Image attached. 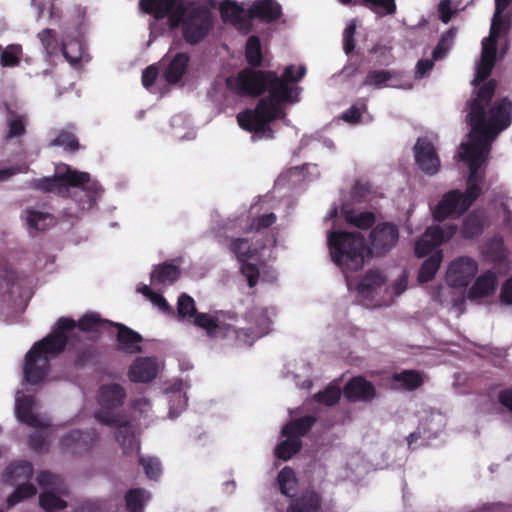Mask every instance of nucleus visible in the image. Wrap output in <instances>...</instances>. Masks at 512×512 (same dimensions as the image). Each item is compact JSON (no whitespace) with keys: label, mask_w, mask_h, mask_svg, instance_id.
Wrapping results in <instances>:
<instances>
[{"label":"nucleus","mask_w":512,"mask_h":512,"mask_svg":"<svg viewBox=\"0 0 512 512\" xmlns=\"http://www.w3.org/2000/svg\"><path fill=\"white\" fill-rule=\"evenodd\" d=\"M112 321L102 319L97 313H86L78 322L71 318L61 317L51 332L34 343L26 354L24 364V380L31 384H39L50 371V359L61 354L70 343L71 349L80 337L75 332L78 327L82 332H100Z\"/></svg>","instance_id":"obj_1"},{"label":"nucleus","mask_w":512,"mask_h":512,"mask_svg":"<svg viewBox=\"0 0 512 512\" xmlns=\"http://www.w3.org/2000/svg\"><path fill=\"white\" fill-rule=\"evenodd\" d=\"M496 90V81L491 79L484 82L469 104L466 120L471 127L467 146L489 154L492 141L497 135L507 129L512 122V102L508 98L496 100L486 115Z\"/></svg>","instance_id":"obj_2"},{"label":"nucleus","mask_w":512,"mask_h":512,"mask_svg":"<svg viewBox=\"0 0 512 512\" xmlns=\"http://www.w3.org/2000/svg\"><path fill=\"white\" fill-rule=\"evenodd\" d=\"M246 67L225 79L227 89L240 97H260L265 92L272 100L298 101V88L286 85L275 71Z\"/></svg>","instance_id":"obj_3"},{"label":"nucleus","mask_w":512,"mask_h":512,"mask_svg":"<svg viewBox=\"0 0 512 512\" xmlns=\"http://www.w3.org/2000/svg\"><path fill=\"white\" fill-rule=\"evenodd\" d=\"M328 247L333 262L343 271L360 270L368 257L365 238L360 232L332 231L328 235Z\"/></svg>","instance_id":"obj_4"},{"label":"nucleus","mask_w":512,"mask_h":512,"mask_svg":"<svg viewBox=\"0 0 512 512\" xmlns=\"http://www.w3.org/2000/svg\"><path fill=\"white\" fill-rule=\"evenodd\" d=\"M295 102L260 98L254 109H245L237 114L238 125L248 132L272 138L274 131L269 123L286 115L281 107L283 104Z\"/></svg>","instance_id":"obj_5"},{"label":"nucleus","mask_w":512,"mask_h":512,"mask_svg":"<svg viewBox=\"0 0 512 512\" xmlns=\"http://www.w3.org/2000/svg\"><path fill=\"white\" fill-rule=\"evenodd\" d=\"M125 388L118 383H107L99 387L97 403L99 409L94 417L102 425H119L125 414L120 410L126 399Z\"/></svg>","instance_id":"obj_6"},{"label":"nucleus","mask_w":512,"mask_h":512,"mask_svg":"<svg viewBox=\"0 0 512 512\" xmlns=\"http://www.w3.org/2000/svg\"><path fill=\"white\" fill-rule=\"evenodd\" d=\"M461 147L463 152H460L458 155L461 160L468 163L470 174L467 179V188L464 192L460 191V195L465 201L464 209H469L481 194V178L478 176V171L485 162L488 154L473 148H468L467 146Z\"/></svg>","instance_id":"obj_7"},{"label":"nucleus","mask_w":512,"mask_h":512,"mask_svg":"<svg viewBox=\"0 0 512 512\" xmlns=\"http://www.w3.org/2000/svg\"><path fill=\"white\" fill-rule=\"evenodd\" d=\"M65 172L51 177H43L35 181V188L45 193H56L61 197H69L70 187H78L88 180V173L71 169L65 165Z\"/></svg>","instance_id":"obj_8"},{"label":"nucleus","mask_w":512,"mask_h":512,"mask_svg":"<svg viewBox=\"0 0 512 512\" xmlns=\"http://www.w3.org/2000/svg\"><path fill=\"white\" fill-rule=\"evenodd\" d=\"M213 27L211 11L205 6H195L188 10L184 21L183 38L195 45L200 43Z\"/></svg>","instance_id":"obj_9"},{"label":"nucleus","mask_w":512,"mask_h":512,"mask_svg":"<svg viewBox=\"0 0 512 512\" xmlns=\"http://www.w3.org/2000/svg\"><path fill=\"white\" fill-rule=\"evenodd\" d=\"M399 229L392 222H381L375 225L369 234V246L367 247V255L385 256L398 243Z\"/></svg>","instance_id":"obj_10"},{"label":"nucleus","mask_w":512,"mask_h":512,"mask_svg":"<svg viewBox=\"0 0 512 512\" xmlns=\"http://www.w3.org/2000/svg\"><path fill=\"white\" fill-rule=\"evenodd\" d=\"M456 224H444L428 227L415 243V255L424 257L434 248L450 240L457 232Z\"/></svg>","instance_id":"obj_11"},{"label":"nucleus","mask_w":512,"mask_h":512,"mask_svg":"<svg viewBox=\"0 0 512 512\" xmlns=\"http://www.w3.org/2000/svg\"><path fill=\"white\" fill-rule=\"evenodd\" d=\"M226 320L235 321L236 316L223 311H218L214 315L199 312L192 320V323L205 330L211 338L228 337L230 336L231 323Z\"/></svg>","instance_id":"obj_12"},{"label":"nucleus","mask_w":512,"mask_h":512,"mask_svg":"<svg viewBox=\"0 0 512 512\" xmlns=\"http://www.w3.org/2000/svg\"><path fill=\"white\" fill-rule=\"evenodd\" d=\"M478 271L477 262L470 257L454 260L447 271V283L454 288L466 287Z\"/></svg>","instance_id":"obj_13"},{"label":"nucleus","mask_w":512,"mask_h":512,"mask_svg":"<svg viewBox=\"0 0 512 512\" xmlns=\"http://www.w3.org/2000/svg\"><path fill=\"white\" fill-rule=\"evenodd\" d=\"M414 156L419 169L427 175H435L440 169V159L433 143L425 137L418 138L414 145Z\"/></svg>","instance_id":"obj_14"},{"label":"nucleus","mask_w":512,"mask_h":512,"mask_svg":"<svg viewBox=\"0 0 512 512\" xmlns=\"http://www.w3.org/2000/svg\"><path fill=\"white\" fill-rule=\"evenodd\" d=\"M465 201L460 195V190L453 189L446 192L439 203L435 206L432 211L433 218L442 222L448 217L459 218L468 209H464Z\"/></svg>","instance_id":"obj_15"},{"label":"nucleus","mask_w":512,"mask_h":512,"mask_svg":"<svg viewBox=\"0 0 512 512\" xmlns=\"http://www.w3.org/2000/svg\"><path fill=\"white\" fill-rule=\"evenodd\" d=\"M98 433L95 429L71 430L60 439V447L73 454L88 452L97 442Z\"/></svg>","instance_id":"obj_16"},{"label":"nucleus","mask_w":512,"mask_h":512,"mask_svg":"<svg viewBox=\"0 0 512 512\" xmlns=\"http://www.w3.org/2000/svg\"><path fill=\"white\" fill-rule=\"evenodd\" d=\"M345 398L350 402H371L376 396L374 385L363 376H355L343 388Z\"/></svg>","instance_id":"obj_17"},{"label":"nucleus","mask_w":512,"mask_h":512,"mask_svg":"<svg viewBox=\"0 0 512 512\" xmlns=\"http://www.w3.org/2000/svg\"><path fill=\"white\" fill-rule=\"evenodd\" d=\"M235 226V221L229 220L217 232L218 242L221 245L228 244V249L236 256L239 262L249 260L252 257L251 245L248 239L232 238L225 235L227 230Z\"/></svg>","instance_id":"obj_18"},{"label":"nucleus","mask_w":512,"mask_h":512,"mask_svg":"<svg viewBox=\"0 0 512 512\" xmlns=\"http://www.w3.org/2000/svg\"><path fill=\"white\" fill-rule=\"evenodd\" d=\"M111 326L117 328V350L126 354H137L142 352L141 342L143 337L138 332L132 330L128 326L112 322Z\"/></svg>","instance_id":"obj_19"},{"label":"nucleus","mask_w":512,"mask_h":512,"mask_svg":"<svg viewBox=\"0 0 512 512\" xmlns=\"http://www.w3.org/2000/svg\"><path fill=\"white\" fill-rule=\"evenodd\" d=\"M158 373L156 361L150 357H138L129 367L128 376L134 383H147L154 380Z\"/></svg>","instance_id":"obj_20"},{"label":"nucleus","mask_w":512,"mask_h":512,"mask_svg":"<svg viewBox=\"0 0 512 512\" xmlns=\"http://www.w3.org/2000/svg\"><path fill=\"white\" fill-rule=\"evenodd\" d=\"M282 15L281 5L275 0H257L248 9L250 21L259 19L271 23L277 21Z\"/></svg>","instance_id":"obj_21"},{"label":"nucleus","mask_w":512,"mask_h":512,"mask_svg":"<svg viewBox=\"0 0 512 512\" xmlns=\"http://www.w3.org/2000/svg\"><path fill=\"white\" fill-rule=\"evenodd\" d=\"M34 398L32 396H24L16 400V415L20 422L33 428L46 429L50 423L40 420L39 417L33 412Z\"/></svg>","instance_id":"obj_22"},{"label":"nucleus","mask_w":512,"mask_h":512,"mask_svg":"<svg viewBox=\"0 0 512 512\" xmlns=\"http://www.w3.org/2000/svg\"><path fill=\"white\" fill-rule=\"evenodd\" d=\"M219 10L221 17L225 22L228 21L233 25H238L240 27H246L247 29H250L251 22L250 18H248V10L245 11L244 8L237 2L224 0L220 3Z\"/></svg>","instance_id":"obj_23"},{"label":"nucleus","mask_w":512,"mask_h":512,"mask_svg":"<svg viewBox=\"0 0 512 512\" xmlns=\"http://www.w3.org/2000/svg\"><path fill=\"white\" fill-rule=\"evenodd\" d=\"M40 40L42 47L47 54V56L57 55L58 52L61 51L62 55L68 60L70 63H76L78 58H72L68 55L66 45L64 43L60 44L57 38V33L55 30L50 28H45L40 31L37 35Z\"/></svg>","instance_id":"obj_24"},{"label":"nucleus","mask_w":512,"mask_h":512,"mask_svg":"<svg viewBox=\"0 0 512 512\" xmlns=\"http://www.w3.org/2000/svg\"><path fill=\"white\" fill-rule=\"evenodd\" d=\"M497 286V277L494 272L488 270L478 276L468 291L470 300L481 299L494 293Z\"/></svg>","instance_id":"obj_25"},{"label":"nucleus","mask_w":512,"mask_h":512,"mask_svg":"<svg viewBox=\"0 0 512 512\" xmlns=\"http://www.w3.org/2000/svg\"><path fill=\"white\" fill-rule=\"evenodd\" d=\"M321 507V496L314 490H306L287 508V512H317Z\"/></svg>","instance_id":"obj_26"},{"label":"nucleus","mask_w":512,"mask_h":512,"mask_svg":"<svg viewBox=\"0 0 512 512\" xmlns=\"http://www.w3.org/2000/svg\"><path fill=\"white\" fill-rule=\"evenodd\" d=\"M317 422V417L305 415L287 422L281 429L282 436H293L299 439L305 436Z\"/></svg>","instance_id":"obj_27"},{"label":"nucleus","mask_w":512,"mask_h":512,"mask_svg":"<svg viewBox=\"0 0 512 512\" xmlns=\"http://www.w3.org/2000/svg\"><path fill=\"white\" fill-rule=\"evenodd\" d=\"M190 57L187 53H177L164 71V78L169 84H176L186 73Z\"/></svg>","instance_id":"obj_28"},{"label":"nucleus","mask_w":512,"mask_h":512,"mask_svg":"<svg viewBox=\"0 0 512 512\" xmlns=\"http://www.w3.org/2000/svg\"><path fill=\"white\" fill-rule=\"evenodd\" d=\"M33 476V466L30 462L22 460L11 464L4 473L6 482L16 485L21 481H29Z\"/></svg>","instance_id":"obj_29"},{"label":"nucleus","mask_w":512,"mask_h":512,"mask_svg":"<svg viewBox=\"0 0 512 512\" xmlns=\"http://www.w3.org/2000/svg\"><path fill=\"white\" fill-rule=\"evenodd\" d=\"M504 27L492 25L487 38L482 41L481 59L495 63L497 55V41L502 33H506Z\"/></svg>","instance_id":"obj_30"},{"label":"nucleus","mask_w":512,"mask_h":512,"mask_svg":"<svg viewBox=\"0 0 512 512\" xmlns=\"http://www.w3.org/2000/svg\"><path fill=\"white\" fill-rule=\"evenodd\" d=\"M180 276V269L178 266L171 263H163L154 267L150 282L151 284H165L173 283Z\"/></svg>","instance_id":"obj_31"},{"label":"nucleus","mask_w":512,"mask_h":512,"mask_svg":"<svg viewBox=\"0 0 512 512\" xmlns=\"http://www.w3.org/2000/svg\"><path fill=\"white\" fill-rule=\"evenodd\" d=\"M122 423L119 425H108L115 428V437L119 445L123 448L125 454L132 453L135 449V436L130 429V423L125 415L122 416Z\"/></svg>","instance_id":"obj_32"},{"label":"nucleus","mask_w":512,"mask_h":512,"mask_svg":"<svg viewBox=\"0 0 512 512\" xmlns=\"http://www.w3.org/2000/svg\"><path fill=\"white\" fill-rule=\"evenodd\" d=\"M443 259L442 251L438 250L432 253L421 265L418 272V281L427 283L431 281L440 268Z\"/></svg>","instance_id":"obj_33"},{"label":"nucleus","mask_w":512,"mask_h":512,"mask_svg":"<svg viewBox=\"0 0 512 512\" xmlns=\"http://www.w3.org/2000/svg\"><path fill=\"white\" fill-rule=\"evenodd\" d=\"M484 228V220L481 214L473 211L463 220L460 234L465 239H472L480 235Z\"/></svg>","instance_id":"obj_34"},{"label":"nucleus","mask_w":512,"mask_h":512,"mask_svg":"<svg viewBox=\"0 0 512 512\" xmlns=\"http://www.w3.org/2000/svg\"><path fill=\"white\" fill-rule=\"evenodd\" d=\"M386 281L384 274L379 270H369L358 283L357 290L362 295H370L380 288Z\"/></svg>","instance_id":"obj_35"},{"label":"nucleus","mask_w":512,"mask_h":512,"mask_svg":"<svg viewBox=\"0 0 512 512\" xmlns=\"http://www.w3.org/2000/svg\"><path fill=\"white\" fill-rule=\"evenodd\" d=\"M342 213L346 222L359 229H369L373 227L376 221V217L373 212L364 211L357 213L353 209H342Z\"/></svg>","instance_id":"obj_36"},{"label":"nucleus","mask_w":512,"mask_h":512,"mask_svg":"<svg viewBox=\"0 0 512 512\" xmlns=\"http://www.w3.org/2000/svg\"><path fill=\"white\" fill-rule=\"evenodd\" d=\"M150 494L144 488H132L125 494V504L128 512H143L144 504Z\"/></svg>","instance_id":"obj_37"},{"label":"nucleus","mask_w":512,"mask_h":512,"mask_svg":"<svg viewBox=\"0 0 512 512\" xmlns=\"http://www.w3.org/2000/svg\"><path fill=\"white\" fill-rule=\"evenodd\" d=\"M245 59L250 67H261L263 63V54L260 38L252 35L248 38L245 45Z\"/></svg>","instance_id":"obj_38"},{"label":"nucleus","mask_w":512,"mask_h":512,"mask_svg":"<svg viewBox=\"0 0 512 512\" xmlns=\"http://www.w3.org/2000/svg\"><path fill=\"white\" fill-rule=\"evenodd\" d=\"M393 380L408 391H414L423 385L422 374L417 370H403L393 374Z\"/></svg>","instance_id":"obj_39"},{"label":"nucleus","mask_w":512,"mask_h":512,"mask_svg":"<svg viewBox=\"0 0 512 512\" xmlns=\"http://www.w3.org/2000/svg\"><path fill=\"white\" fill-rule=\"evenodd\" d=\"M285 437L286 439L275 447V456L283 461L291 459L302 448V440L298 437Z\"/></svg>","instance_id":"obj_40"},{"label":"nucleus","mask_w":512,"mask_h":512,"mask_svg":"<svg viewBox=\"0 0 512 512\" xmlns=\"http://www.w3.org/2000/svg\"><path fill=\"white\" fill-rule=\"evenodd\" d=\"M278 484L280 492L287 496L292 497L296 493L297 490V479L295 476V472L292 468L289 466H285L279 473H278Z\"/></svg>","instance_id":"obj_41"},{"label":"nucleus","mask_w":512,"mask_h":512,"mask_svg":"<svg viewBox=\"0 0 512 512\" xmlns=\"http://www.w3.org/2000/svg\"><path fill=\"white\" fill-rule=\"evenodd\" d=\"M97 356L98 351L94 345L82 344L81 347L75 351L74 367L76 369H83L87 365L94 363Z\"/></svg>","instance_id":"obj_42"},{"label":"nucleus","mask_w":512,"mask_h":512,"mask_svg":"<svg viewBox=\"0 0 512 512\" xmlns=\"http://www.w3.org/2000/svg\"><path fill=\"white\" fill-rule=\"evenodd\" d=\"M194 299L186 293H182L177 301V316L179 320L192 322L198 314Z\"/></svg>","instance_id":"obj_43"},{"label":"nucleus","mask_w":512,"mask_h":512,"mask_svg":"<svg viewBox=\"0 0 512 512\" xmlns=\"http://www.w3.org/2000/svg\"><path fill=\"white\" fill-rule=\"evenodd\" d=\"M395 76L396 72L393 70H370L365 76L362 86L381 88Z\"/></svg>","instance_id":"obj_44"},{"label":"nucleus","mask_w":512,"mask_h":512,"mask_svg":"<svg viewBox=\"0 0 512 512\" xmlns=\"http://www.w3.org/2000/svg\"><path fill=\"white\" fill-rule=\"evenodd\" d=\"M39 505L45 512H57L67 507L65 500L49 490L39 495Z\"/></svg>","instance_id":"obj_45"},{"label":"nucleus","mask_w":512,"mask_h":512,"mask_svg":"<svg viewBox=\"0 0 512 512\" xmlns=\"http://www.w3.org/2000/svg\"><path fill=\"white\" fill-rule=\"evenodd\" d=\"M26 213L27 226L30 231H44L53 219L49 213L37 210L30 209L27 210Z\"/></svg>","instance_id":"obj_46"},{"label":"nucleus","mask_w":512,"mask_h":512,"mask_svg":"<svg viewBox=\"0 0 512 512\" xmlns=\"http://www.w3.org/2000/svg\"><path fill=\"white\" fill-rule=\"evenodd\" d=\"M362 5L378 16L393 15L397 9L395 0H362Z\"/></svg>","instance_id":"obj_47"},{"label":"nucleus","mask_w":512,"mask_h":512,"mask_svg":"<svg viewBox=\"0 0 512 512\" xmlns=\"http://www.w3.org/2000/svg\"><path fill=\"white\" fill-rule=\"evenodd\" d=\"M36 492V487L28 481H25L22 484L18 483L14 492L8 497L7 504L8 506H14L21 501L34 496Z\"/></svg>","instance_id":"obj_48"},{"label":"nucleus","mask_w":512,"mask_h":512,"mask_svg":"<svg viewBox=\"0 0 512 512\" xmlns=\"http://www.w3.org/2000/svg\"><path fill=\"white\" fill-rule=\"evenodd\" d=\"M341 397V390L339 387L332 384L328 385L324 390L314 394L313 399L321 404L333 406L338 403Z\"/></svg>","instance_id":"obj_49"},{"label":"nucleus","mask_w":512,"mask_h":512,"mask_svg":"<svg viewBox=\"0 0 512 512\" xmlns=\"http://www.w3.org/2000/svg\"><path fill=\"white\" fill-rule=\"evenodd\" d=\"M51 145L63 147L69 152L77 151L80 146L77 137L72 132L66 130H61L52 140Z\"/></svg>","instance_id":"obj_50"},{"label":"nucleus","mask_w":512,"mask_h":512,"mask_svg":"<svg viewBox=\"0 0 512 512\" xmlns=\"http://www.w3.org/2000/svg\"><path fill=\"white\" fill-rule=\"evenodd\" d=\"M511 0H495V11L491 20L492 25L510 28V19L508 15L503 16V12L509 7Z\"/></svg>","instance_id":"obj_51"},{"label":"nucleus","mask_w":512,"mask_h":512,"mask_svg":"<svg viewBox=\"0 0 512 512\" xmlns=\"http://www.w3.org/2000/svg\"><path fill=\"white\" fill-rule=\"evenodd\" d=\"M25 118L20 115L12 114L8 119L7 139L21 137L25 134Z\"/></svg>","instance_id":"obj_52"},{"label":"nucleus","mask_w":512,"mask_h":512,"mask_svg":"<svg viewBox=\"0 0 512 512\" xmlns=\"http://www.w3.org/2000/svg\"><path fill=\"white\" fill-rule=\"evenodd\" d=\"M139 464L142 465L146 476L149 479L157 480L161 474V463L154 457H139Z\"/></svg>","instance_id":"obj_53"},{"label":"nucleus","mask_w":512,"mask_h":512,"mask_svg":"<svg viewBox=\"0 0 512 512\" xmlns=\"http://www.w3.org/2000/svg\"><path fill=\"white\" fill-rule=\"evenodd\" d=\"M455 36H456V31L453 28L449 29L441 36L437 46L434 48V50L432 52V57L434 60L439 59L440 55L445 53L449 49Z\"/></svg>","instance_id":"obj_54"},{"label":"nucleus","mask_w":512,"mask_h":512,"mask_svg":"<svg viewBox=\"0 0 512 512\" xmlns=\"http://www.w3.org/2000/svg\"><path fill=\"white\" fill-rule=\"evenodd\" d=\"M187 13H188V9L186 8V5H185L184 1H181L167 15L169 18L171 27H178L181 25L182 30H183L184 29V21L186 19Z\"/></svg>","instance_id":"obj_55"},{"label":"nucleus","mask_w":512,"mask_h":512,"mask_svg":"<svg viewBox=\"0 0 512 512\" xmlns=\"http://www.w3.org/2000/svg\"><path fill=\"white\" fill-rule=\"evenodd\" d=\"M295 70L296 67L294 65H288L285 67L282 76L279 78L288 86H290L289 83H297L305 76L306 67L304 65L299 66L296 74L294 73Z\"/></svg>","instance_id":"obj_56"},{"label":"nucleus","mask_w":512,"mask_h":512,"mask_svg":"<svg viewBox=\"0 0 512 512\" xmlns=\"http://www.w3.org/2000/svg\"><path fill=\"white\" fill-rule=\"evenodd\" d=\"M37 484L42 489H54L58 487L61 483V479L59 476L49 472V471H41L37 474L36 477Z\"/></svg>","instance_id":"obj_57"},{"label":"nucleus","mask_w":512,"mask_h":512,"mask_svg":"<svg viewBox=\"0 0 512 512\" xmlns=\"http://www.w3.org/2000/svg\"><path fill=\"white\" fill-rule=\"evenodd\" d=\"M241 273L246 277L248 286L253 288L258 283L259 269L258 267L246 261H241Z\"/></svg>","instance_id":"obj_58"},{"label":"nucleus","mask_w":512,"mask_h":512,"mask_svg":"<svg viewBox=\"0 0 512 512\" xmlns=\"http://www.w3.org/2000/svg\"><path fill=\"white\" fill-rule=\"evenodd\" d=\"M77 188H82L89 199V202H95V200L101 195L103 189L98 181H91L90 175L88 174V180L80 184Z\"/></svg>","instance_id":"obj_59"},{"label":"nucleus","mask_w":512,"mask_h":512,"mask_svg":"<svg viewBox=\"0 0 512 512\" xmlns=\"http://www.w3.org/2000/svg\"><path fill=\"white\" fill-rule=\"evenodd\" d=\"M355 33H356V24L355 22H351L345 28L343 32V50L349 55L354 51L355 48Z\"/></svg>","instance_id":"obj_60"},{"label":"nucleus","mask_w":512,"mask_h":512,"mask_svg":"<svg viewBox=\"0 0 512 512\" xmlns=\"http://www.w3.org/2000/svg\"><path fill=\"white\" fill-rule=\"evenodd\" d=\"M494 64L495 63L493 62L480 59V62L476 67V73L475 78L473 80V84L478 85L479 83L484 82L490 76Z\"/></svg>","instance_id":"obj_61"},{"label":"nucleus","mask_w":512,"mask_h":512,"mask_svg":"<svg viewBox=\"0 0 512 512\" xmlns=\"http://www.w3.org/2000/svg\"><path fill=\"white\" fill-rule=\"evenodd\" d=\"M364 110H366L365 102L361 103V107H359L357 104H354L343 113L342 119L350 124L359 123L362 116V112Z\"/></svg>","instance_id":"obj_62"},{"label":"nucleus","mask_w":512,"mask_h":512,"mask_svg":"<svg viewBox=\"0 0 512 512\" xmlns=\"http://www.w3.org/2000/svg\"><path fill=\"white\" fill-rule=\"evenodd\" d=\"M370 53L378 54L376 64L380 66H388L393 62L391 51L385 46L376 45L370 50Z\"/></svg>","instance_id":"obj_63"},{"label":"nucleus","mask_w":512,"mask_h":512,"mask_svg":"<svg viewBox=\"0 0 512 512\" xmlns=\"http://www.w3.org/2000/svg\"><path fill=\"white\" fill-rule=\"evenodd\" d=\"M276 215L274 213H268L258 216L252 222V229L260 231L264 228H268L276 222Z\"/></svg>","instance_id":"obj_64"}]
</instances>
